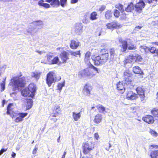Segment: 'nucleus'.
<instances>
[{"label":"nucleus","mask_w":158,"mask_h":158,"mask_svg":"<svg viewBox=\"0 0 158 158\" xmlns=\"http://www.w3.org/2000/svg\"><path fill=\"white\" fill-rule=\"evenodd\" d=\"M13 106L12 103H10L8 104L7 107V114L9 115L12 118H15V121L17 123L22 122L23 120V118L26 117L27 115V113H17L14 111L13 109L12 108Z\"/></svg>","instance_id":"f257e3e1"},{"label":"nucleus","mask_w":158,"mask_h":158,"mask_svg":"<svg viewBox=\"0 0 158 158\" xmlns=\"http://www.w3.org/2000/svg\"><path fill=\"white\" fill-rule=\"evenodd\" d=\"M98 70L94 67L89 62L88 67L83 70L79 73V75L81 77H93L98 73Z\"/></svg>","instance_id":"f03ea898"},{"label":"nucleus","mask_w":158,"mask_h":158,"mask_svg":"<svg viewBox=\"0 0 158 158\" xmlns=\"http://www.w3.org/2000/svg\"><path fill=\"white\" fill-rule=\"evenodd\" d=\"M22 76V73L20 72L19 76L14 77L13 78L12 81L11 82L13 86L18 89L24 87L26 84L25 78L24 77H20Z\"/></svg>","instance_id":"7ed1b4c3"},{"label":"nucleus","mask_w":158,"mask_h":158,"mask_svg":"<svg viewBox=\"0 0 158 158\" xmlns=\"http://www.w3.org/2000/svg\"><path fill=\"white\" fill-rule=\"evenodd\" d=\"M37 90L36 85L34 83H31L28 85L27 88L22 90L21 93L23 96L33 98L35 95Z\"/></svg>","instance_id":"20e7f679"},{"label":"nucleus","mask_w":158,"mask_h":158,"mask_svg":"<svg viewBox=\"0 0 158 158\" xmlns=\"http://www.w3.org/2000/svg\"><path fill=\"white\" fill-rule=\"evenodd\" d=\"M61 78V77L60 76L57 77L53 71H50L47 74L46 83L48 87H50L52 83L60 81Z\"/></svg>","instance_id":"39448f33"},{"label":"nucleus","mask_w":158,"mask_h":158,"mask_svg":"<svg viewBox=\"0 0 158 158\" xmlns=\"http://www.w3.org/2000/svg\"><path fill=\"white\" fill-rule=\"evenodd\" d=\"M143 58L141 56L136 54H130L125 60H124L125 64L131 63L133 61L136 62L142 61Z\"/></svg>","instance_id":"423d86ee"},{"label":"nucleus","mask_w":158,"mask_h":158,"mask_svg":"<svg viewBox=\"0 0 158 158\" xmlns=\"http://www.w3.org/2000/svg\"><path fill=\"white\" fill-rule=\"evenodd\" d=\"M94 144L92 142L89 143L84 142L82 143V152L84 154H87L90 153V152L94 149Z\"/></svg>","instance_id":"0eeeda50"},{"label":"nucleus","mask_w":158,"mask_h":158,"mask_svg":"<svg viewBox=\"0 0 158 158\" xmlns=\"http://www.w3.org/2000/svg\"><path fill=\"white\" fill-rule=\"evenodd\" d=\"M122 44L121 51L123 52H125L127 48L129 50H135L136 48V46L132 43H127L125 40H119Z\"/></svg>","instance_id":"6e6552de"},{"label":"nucleus","mask_w":158,"mask_h":158,"mask_svg":"<svg viewBox=\"0 0 158 158\" xmlns=\"http://www.w3.org/2000/svg\"><path fill=\"white\" fill-rule=\"evenodd\" d=\"M132 74L131 73L128 71H125L123 74V81L125 82L128 85L132 86Z\"/></svg>","instance_id":"1a4fd4ad"},{"label":"nucleus","mask_w":158,"mask_h":158,"mask_svg":"<svg viewBox=\"0 0 158 158\" xmlns=\"http://www.w3.org/2000/svg\"><path fill=\"white\" fill-rule=\"evenodd\" d=\"M117 89L118 90L120 91V92L121 93H124L126 89V87L127 88H131V86H129L125 82L123 81H119L116 85Z\"/></svg>","instance_id":"9d476101"},{"label":"nucleus","mask_w":158,"mask_h":158,"mask_svg":"<svg viewBox=\"0 0 158 158\" xmlns=\"http://www.w3.org/2000/svg\"><path fill=\"white\" fill-rule=\"evenodd\" d=\"M61 112L59 104H55L52 109V113L50 114L49 118L56 117L58 116Z\"/></svg>","instance_id":"9b49d317"},{"label":"nucleus","mask_w":158,"mask_h":158,"mask_svg":"<svg viewBox=\"0 0 158 158\" xmlns=\"http://www.w3.org/2000/svg\"><path fill=\"white\" fill-rule=\"evenodd\" d=\"M59 57L61 62H59V64L61 63L65 64L67 61L69 59V54L65 51L62 52L59 55Z\"/></svg>","instance_id":"f8f14e48"},{"label":"nucleus","mask_w":158,"mask_h":158,"mask_svg":"<svg viewBox=\"0 0 158 158\" xmlns=\"http://www.w3.org/2000/svg\"><path fill=\"white\" fill-rule=\"evenodd\" d=\"M145 3L142 0H140L139 2L137 3L135 6V10L137 12L140 13L142 12V10L145 6Z\"/></svg>","instance_id":"ddd939ff"},{"label":"nucleus","mask_w":158,"mask_h":158,"mask_svg":"<svg viewBox=\"0 0 158 158\" xmlns=\"http://www.w3.org/2000/svg\"><path fill=\"white\" fill-rule=\"evenodd\" d=\"M83 26L81 23H77L75 24V32L76 34L80 35L82 32Z\"/></svg>","instance_id":"4468645a"},{"label":"nucleus","mask_w":158,"mask_h":158,"mask_svg":"<svg viewBox=\"0 0 158 158\" xmlns=\"http://www.w3.org/2000/svg\"><path fill=\"white\" fill-rule=\"evenodd\" d=\"M92 89V86L87 83L85 84L83 89V91L86 95H89L90 94V91Z\"/></svg>","instance_id":"2eb2a0df"},{"label":"nucleus","mask_w":158,"mask_h":158,"mask_svg":"<svg viewBox=\"0 0 158 158\" xmlns=\"http://www.w3.org/2000/svg\"><path fill=\"white\" fill-rule=\"evenodd\" d=\"M137 92L141 98V101H143L145 98L144 95V90L141 87H138L136 89Z\"/></svg>","instance_id":"dca6fc26"},{"label":"nucleus","mask_w":158,"mask_h":158,"mask_svg":"<svg viewBox=\"0 0 158 158\" xmlns=\"http://www.w3.org/2000/svg\"><path fill=\"white\" fill-rule=\"evenodd\" d=\"M138 96L132 91H128L126 95L127 98L128 100H134L138 98Z\"/></svg>","instance_id":"f3484780"},{"label":"nucleus","mask_w":158,"mask_h":158,"mask_svg":"<svg viewBox=\"0 0 158 158\" xmlns=\"http://www.w3.org/2000/svg\"><path fill=\"white\" fill-rule=\"evenodd\" d=\"M142 120L149 124H152L154 122L153 117L151 115H147L142 118Z\"/></svg>","instance_id":"a211bd4d"},{"label":"nucleus","mask_w":158,"mask_h":158,"mask_svg":"<svg viewBox=\"0 0 158 158\" xmlns=\"http://www.w3.org/2000/svg\"><path fill=\"white\" fill-rule=\"evenodd\" d=\"M99 56V64L101 63L102 64L103 63L106 61L109 56L108 53H105L104 54L100 55Z\"/></svg>","instance_id":"6ab92c4d"},{"label":"nucleus","mask_w":158,"mask_h":158,"mask_svg":"<svg viewBox=\"0 0 158 158\" xmlns=\"http://www.w3.org/2000/svg\"><path fill=\"white\" fill-rule=\"evenodd\" d=\"M79 44V43L77 40H71L70 46L72 49H75L77 48Z\"/></svg>","instance_id":"aec40b11"},{"label":"nucleus","mask_w":158,"mask_h":158,"mask_svg":"<svg viewBox=\"0 0 158 158\" xmlns=\"http://www.w3.org/2000/svg\"><path fill=\"white\" fill-rule=\"evenodd\" d=\"M33 101L31 99H28L27 100V103L26 105V110H29L33 106Z\"/></svg>","instance_id":"412c9836"},{"label":"nucleus","mask_w":158,"mask_h":158,"mask_svg":"<svg viewBox=\"0 0 158 158\" xmlns=\"http://www.w3.org/2000/svg\"><path fill=\"white\" fill-rule=\"evenodd\" d=\"M72 116L75 121H77L81 118V112L78 113H77L75 112H73L72 113Z\"/></svg>","instance_id":"4be33fe9"},{"label":"nucleus","mask_w":158,"mask_h":158,"mask_svg":"<svg viewBox=\"0 0 158 158\" xmlns=\"http://www.w3.org/2000/svg\"><path fill=\"white\" fill-rule=\"evenodd\" d=\"M133 71L134 73L141 75L143 73V71L138 66H136L133 68Z\"/></svg>","instance_id":"5701e85b"},{"label":"nucleus","mask_w":158,"mask_h":158,"mask_svg":"<svg viewBox=\"0 0 158 158\" xmlns=\"http://www.w3.org/2000/svg\"><path fill=\"white\" fill-rule=\"evenodd\" d=\"M38 5L40 6L43 7L46 9L50 7V5L48 3H44V1L43 0H40L38 2Z\"/></svg>","instance_id":"b1692460"},{"label":"nucleus","mask_w":158,"mask_h":158,"mask_svg":"<svg viewBox=\"0 0 158 158\" xmlns=\"http://www.w3.org/2000/svg\"><path fill=\"white\" fill-rule=\"evenodd\" d=\"M134 9V6L133 3L132 2L129 4L127 7L125 9V11L127 12H131Z\"/></svg>","instance_id":"393cba45"},{"label":"nucleus","mask_w":158,"mask_h":158,"mask_svg":"<svg viewBox=\"0 0 158 158\" xmlns=\"http://www.w3.org/2000/svg\"><path fill=\"white\" fill-rule=\"evenodd\" d=\"M50 5L53 7H57L60 5V2L59 0H53Z\"/></svg>","instance_id":"a878e982"},{"label":"nucleus","mask_w":158,"mask_h":158,"mask_svg":"<svg viewBox=\"0 0 158 158\" xmlns=\"http://www.w3.org/2000/svg\"><path fill=\"white\" fill-rule=\"evenodd\" d=\"M59 59L58 56H56L52 58V62H51V64H57L58 63H59Z\"/></svg>","instance_id":"bb28decb"},{"label":"nucleus","mask_w":158,"mask_h":158,"mask_svg":"<svg viewBox=\"0 0 158 158\" xmlns=\"http://www.w3.org/2000/svg\"><path fill=\"white\" fill-rule=\"evenodd\" d=\"M32 75L31 76L32 77L34 78L36 80L39 79L41 75V73L33 72H32Z\"/></svg>","instance_id":"cd10ccee"},{"label":"nucleus","mask_w":158,"mask_h":158,"mask_svg":"<svg viewBox=\"0 0 158 158\" xmlns=\"http://www.w3.org/2000/svg\"><path fill=\"white\" fill-rule=\"evenodd\" d=\"M150 156L151 158H158V150L152 152Z\"/></svg>","instance_id":"c85d7f7f"},{"label":"nucleus","mask_w":158,"mask_h":158,"mask_svg":"<svg viewBox=\"0 0 158 158\" xmlns=\"http://www.w3.org/2000/svg\"><path fill=\"white\" fill-rule=\"evenodd\" d=\"M65 84V82L64 81L62 82L58 83L57 85V89L60 91L62 89V87L64 86Z\"/></svg>","instance_id":"c756f323"},{"label":"nucleus","mask_w":158,"mask_h":158,"mask_svg":"<svg viewBox=\"0 0 158 158\" xmlns=\"http://www.w3.org/2000/svg\"><path fill=\"white\" fill-rule=\"evenodd\" d=\"M115 7L118 9L122 13H123L124 11L123 6L121 4H118L115 6Z\"/></svg>","instance_id":"7c9ffc66"},{"label":"nucleus","mask_w":158,"mask_h":158,"mask_svg":"<svg viewBox=\"0 0 158 158\" xmlns=\"http://www.w3.org/2000/svg\"><path fill=\"white\" fill-rule=\"evenodd\" d=\"M97 16V14L95 12H93L90 15V19L92 20H94L96 19L97 18L96 17Z\"/></svg>","instance_id":"2f4dec72"},{"label":"nucleus","mask_w":158,"mask_h":158,"mask_svg":"<svg viewBox=\"0 0 158 158\" xmlns=\"http://www.w3.org/2000/svg\"><path fill=\"white\" fill-rule=\"evenodd\" d=\"M113 29L114 28L117 29L121 27L120 24L116 21L113 22Z\"/></svg>","instance_id":"473e14b6"},{"label":"nucleus","mask_w":158,"mask_h":158,"mask_svg":"<svg viewBox=\"0 0 158 158\" xmlns=\"http://www.w3.org/2000/svg\"><path fill=\"white\" fill-rule=\"evenodd\" d=\"M105 110V108L102 105H99V112L105 114L106 112Z\"/></svg>","instance_id":"72a5a7b5"},{"label":"nucleus","mask_w":158,"mask_h":158,"mask_svg":"<svg viewBox=\"0 0 158 158\" xmlns=\"http://www.w3.org/2000/svg\"><path fill=\"white\" fill-rule=\"evenodd\" d=\"M112 13L110 10L107 11L105 15V17L106 19H109L112 16Z\"/></svg>","instance_id":"f704fd0d"},{"label":"nucleus","mask_w":158,"mask_h":158,"mask_svg":"<svg viewBox=\"0 0 158 158\" xmlns=\"http://www.w3.org/2000/svg\"><path fill=\"white\" fill-rule=\"evenodd\" d=\"M90 55L91 53L90 52L88 51L86 52L85 55V61H88L89 60Z\"/></svg>","instance_id":"c9c22d12"},{"label":"nucleus","mask_w":158,"mask_h":158,"mask_svg":"<svg viewBox=\"0 0 158 158\" xmlns=\"http://www.w3.org/2000/svg\"><path fill=\"white\" fill-rule=\"evenodd\" d=\"M5 80H4L3 81L2 83H1L0 84V88H1V90L0 91L1 92H2L3 91L5 88Z\"/></svg>","instance_id":"e433bc0d"},{"label":"nucleus","mask_w":158,"mask_h":158,"mask_svg":"<svg viewBox=\"0 0 158 158\" xmlns=\"http://www.w3.org/2000/svg\"><path fill=\"white\" fill-rule=\"evenodd\" d=\"M70 53L71 55L74 56H77V55L79 56L81 55L80 51L76 52L71 51Z\"/></svg>","instance_id":"4c0bfd02"},{"label":"nucleus","mask_w":158,"mask_h":158,"mask_svg":"<svg viewBox=\"0 0 158 158\" xmlns=\"http://www.w3.org/2000/svg\"><path fill=\"white\" fill-rule=\"evenodd\" d=\"M152 113L155 117H158V109H154L152 111Z\"/></svg>","instance_id":"58836bf2"},{"label":"nucleus","mask_w":158,"mask_h":158,"mask_svg":"<svg viewBox=\"0 0 158 158\" xmlns=\"http://www.w3.org/2000/svg\"><path fill=\"white\" fill-rule=\"evenodd\" d=\"M110 58H113L114 55V49L113 48H111L110 50Z\"/></svg>","instance_id":"ea45409f"},{"label":"nucleus","mask_w":158,"mask_h":158,"mask_svg":"<svg viewBox=\"0 0 158 158\" xmlns=\"http://www.w3.org/2000/svg\"><path fill=\"white\" fill-rule=\"evenodd\" d=\"M53 56L52 55H48L46 56V58L48 61L50 63L52 62V59Z\"/></svg>","instance_id":"a19ab883"},{"label":"nucleus","mask_w":158,"mask_h":158,"mask_svg":"<svg viewBox=\"0 0 158 158\" xmlns=\"http://www.w3.org/2000/svg\"><path fill=\"white\" fill-rule=\"evenodd\" d=\"M157 0H149L148 3L153 6L156 5Z\"/></svg>","instance_id":"79ce46f5"},{"label":"nucleus","mask_w":158,"mask_h":158,"mask_svg":"<svg viewBox=\"0 0 158 158\" xmlns=\"http://www.w3.org/2000/svg\"><path fill=\"white\" fill-rule=\"evenodd\" d=\"M113 22L110 23H108L106 24L107 28L110 29H113Z\"/></svg>","instance_id":"37998d69"},{"label":"nucleus","mask_w":158,"mask_h":158,"mask_svg":"<svg viewBox=\"0 0 158 158\" xmlns=\"http://www.w3.org/2000/svg\"><path fill=\"white\" fill-rule=\"evenodd\" d=\"M114 14L115 17L118 18L119 16V12L118 10L116 9L114 10Z\"/></svg>","instance_id":"c03bdc74"},{"label":"nucleus","mask_w":158,"mask_h":158,"mask_svg":"<svg viewBox=\"0 0 158 158\" xmlns=\"http://www.w3.org/2000/svg\"><path fill=\"white\" fill-rule=\"evenodd\" d=\"M98 56L95 57V58L93 59V60L94 61V64L95 65H99V60L98 59Z\"/></svg>","instance_id":"a18cd8bd"},{"label":"nucleus","mask_w":158,"mask_h":158,"mask_svg":"<svg viewBox=\"0 0 158 158\" xmlns=\"http://www.w3.org/2000/svg\"><path fill=\"white\" fill-rule=\"evenodd\" d=\"M148 50L150 52L152 53H155L156 51V48L154 47H152L151 48H149Z\"/></svg>","instance_id":"49530a36"},{"label":"nucleus","mask_w":158,"mask_h":158,"mask_svg":"<svg viewBox=\"0 0 158 158\" xmlns=\"http://www.w3.org/2000/svg\"><path fill=\"white\" fill-rule=\"evenodd\" d=\"M105 53H108V52L107 50L105 49H103L101 50L99 54H104Z\"/></svg>","instance_id":"de8ad7c7"},{"label":"nucleus","mask_w":158,"mask_h":158,"mask_svg":"<svg viewBox=\"0 0 158 158\" xmlns=\"http://www.w3.org/2000/svg\"><path fill=\"white\" fill-rule=\"evenodd\" d=\"M67 0H60V4L61 6L63 7L66 4Z\"/></svg>","instance_id":"09e8293b"},{"label":"nucleus","mask_w":158,"mask_h":158,"mask_svg":"<svg viewBox=\"0 0 158 158\" xmlns=\"http://www.w3.org/2000/svg\"><path fill=\"white\" fill-rule=\"evenodd\" d=\"M55 117H56L49 118H50V120L52 123L56 122L57 120L58 119Z\"/></svg>","instance_id":"8fccbe9b"},{"label":"nucleus","mask_w":158,"mask_h":158,"mask_svg":"<svg viewBox=\"0 0 158 158\" xmlns=\"http://www.w3.org/2000/svg\"><path fill=\"white\" fill-rule=\"evenodd\" d=\"M38 148L36 146H35L34 148L32 150V153L34 155L36 154L37 153V151H38Z\"/></svg>","instance_id":"3c124183"},{"label":"nucleus","mask_w":158,"mask_h":158,"mask_svg":"<svg viewBox=\"0 0 158 158\" xmlns=\"http://www.w3.org/2000/svg\"><path fill=\"white\" fill-rule=\"evenodd\" d=\"M106 6L105 5H103L101 6L100 8H99V11H103L106 8Z\"/></svg>","instance_id":"603ef678"},{"label":"nucleus","mask_w":158,"mask_h":158,"mask_svg":"<svg viewBox=\"0 0 158 158\" xmlns=\"http://www.w3.org/2000/svg\"><path fill=\"white\" fill-rule=\"evenodd\" d=\"M94 123H99V117L98 116L96 115L94 119Z\"/></svg>","instance_id":"864d4df0"},{"label":"nucleus","mask_w":158,"mask_h":158,"mask_svg":"<svg viewBox=\"0 0 158 158\" xmlns=\"http://www.w3.org/2000/svg\"><path fill=\"white\" fill-rule=\"evenodd\" d=\"M126 15L124 14H123L121 15L120 17V19L121 20H122L124 19H126Z\"/></svg>","instance_id":"5fc2aeb1"},{"label":"nucleus","mask_w":158,"mask_h":158,"mask_svg":"<svg viewBox=\"0 0 158 158\" xmlns=\"http://www.w3.org/2000/svg\"><path fill=\"white\" fill-rule=\"evenodd\" d=\"M7 150V148L6 149L4 148H2L0 151V155H2L3 152H5Z\"/></svg>","instance_id":"6e6d98bb"},{"label":"nucleus","mask_w":158,"mask_h":158,"mask_svg":"<svg viewBox=\"0 0 158 158\" xmlns=\"http://www.w3.org/2000/svg\"><path fill=\"white\" fill-rule=\"evenodd\" d=\"M151 133L152 134L156 136H157V133L155 131H151Z\"/></svg>","instance_id":"4d7b16f0"},{"label":"nucleus","mask_w":158,"mask_h":158,"mask_svg":"<svg viewBox=\"0 0 158 158\" xmlns=\"http://www.w3.org/2000/svg\"><path fill=\"white\" fill-rule=\"evenodd\" d=\"M98 137L99 135L97 133H95L94 134V138L97 140H98Z\"/></svg>","instance_id":"13d9d810"},{"label":"nucleus","mask_w":158,"mask_h":158,"mask_svg":"<svg viewBox=\"0 0 158 158\" xmlns=\"http://www.w3.org/2000/svg\"><path fill=\"white\" fill-rule=\"evenodd\" d=\"M108 147H106L105 148L106 150L109 151V149H110L111 147V145L110 143H109L108 144Z\"/></svg>","instance_id":"bf43d9fd"},{"label":"nucleus","mask_w":158,"mask_h":158,"mask_svg":"<svg viewBox=\"0 0 158 158\" xmlns=\"http://www.w3.org/2000/svg\"><path fill=\"white\" fill-rule=\"evenodd\" d=\"M78 0H71V3L74 4L77 2Z\"/></svg>","instance_id":"052dcab7"},{"label":"nucleus","mask_w":158,"mask_h":158,"mask_svg":"<svg viewBox=\"0 0 158 158\" xmlns=\"http://www.w3.org/2000/svg\"><path fill=\"white\" fill-rule=\"evenodd\" d=\"M11 155L12 156V158H15V157L16 156V154L15 153L13 152Z\"/></svg>","instance_id":"680f3d73"},{"label":"nucleus","mask_w":158,"mask_h":158,"mask_svg":"<svg viewBox=\"0 0 158 158\" xmlns=\"http://www.w3.org/2000/svg\"><path fill=\"white\" fill-rule=\"evenodd\" d=\"M142 27V26H138L135 27V30H137L138 29H140Z\"/></svg>","instance_id":"e2e57ef3"},{"label":"nucleus","mask_w":158,"mask_h":158,"mask_svg":"<svg viewBox=\"0 0 158 158\" xmlns=\"http://www.w3.org/2000/svg\"><path fill=\"white\" fill-rule=\"evenodd\" d=\"M6 101L5 99H3L2 100V107H4L5 103H6Z\"/></svg>","instance_id":"0e129e2a"},{"label":"nucleus","mask_w":158,"mask_h":158,"mask_svg":"<svg viewBox=\"0 0 158 158\" xmlns=\"http://www.w3.org/2000/svg\"><path fill=\"white\" fill-rule=\"evenodd\" d=\"M82 22L84 23H88V21L86 19H83Z\"/></svg>","instance_id":"69168bd1"},{"label":"nucleus","mask_w":158,"mask_h":158,"mask_svg":"<svg viewBox=\"0 0 158 158\" xmlns=\"http://www.w3.org/2000/svg\"><path fill=\"white\" fill-rule=\"evenodd\" d=\"M66 154V152H64L63 154L62 155L61 158H65V155Z\"/></svg>","instance_id":"338daca9"},{"label":"nucleus","mask_w":158,"mask_h":158,"mask_svg":"<svg viewBox=\"0 0 158 158\" xmlns=\"http://www.w3.org/2000/svg\"><path fill=\"white\" fill-rule=\"evenodd\" d=\"M63 49V48H60V47H59L56 48L57 50H61V51Z\"/></svg>","instance_id":"774afa93"}]
</instances>
